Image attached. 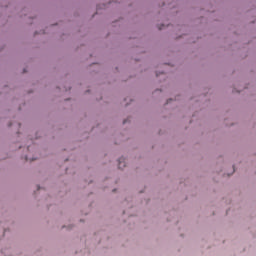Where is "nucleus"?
Masks as SVG:
<instances>
[{"label":"nucleus","mask_w":256,"mask_h":256,"mask_svg":"<svg viewBox=\"0 0 256 256\" xmlns=\"http://www.w3.org/2000/svg\"><path fill=\"white\" fill-rule=\"evenodd\" d=\"M118 167H119L120 169H123V168L125 167V158H120V159L118 160Z\"/></svg>","instance_id":"f257e3e1"}]
</instances>
